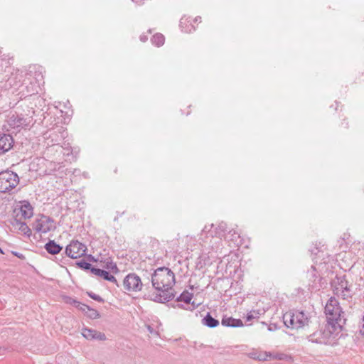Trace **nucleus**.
Here are the masks:
<instances>
[{
  "instance_id": "obj_34",
  "label": "nucleus",
  "mask_w": 364,
  "mask_h": 364,
  "mask_svg": "<svg viewBox=\"0 0 364 364\" xmlns=\"http://www.w3.org/2000/svg\"><path fill=\"white\" fill-rule=\"evenodd\" d=\"M61 147L63 148L64 149L68 151H70V149H71V147L69 145V144L63 143V145H61Z\"/></svg>"
},
{
  "instance_id": "obj_20",
  "label": "nucleus",
  "mask_w": 364,
  "mask_h": 364,
  "mask_svg": "<svg viewBox=\"0 0 364 364\" xmlns=\"http://www.w3.org/2000/svg\"><path fill=\"white\" fill-rule=\"evenodd\" d=\"M227 240L231 241L234 246L238 247L241 245V238L240 234L235 230L228 232Z\"/></svg>"
},
{
  "instance_id": "obj_46",
  "label": "nucleus",
  "mask_w": 364,
  "mask_h": 364,
  "mask_svg": "<svg viewBox=\"0 0 364 364\" xmlns=\"http://www.w3.org/2000/svg\"><path fill=\"white\" fill-rule=\"evenodd\" d=\"M0 252L1 253H3V251L1 250V249L0 248Z\"/></svg>"
},
{
  "instance_id": "obj_45",
  "label": "nucleus",
  "mask_w": 364,
  "mask_h": 364,
  "mask_svg": "<svg viewBox=\"0 0 364 364\" xmlns=\"http://www.w3.org/2000/svg\"><path fill=\"white\" fill-rule=\"evenodd\" d=\"M187 32H191V29H189L188 31H186Z\"/></svg>"
},
{
  "instance_id": "obj_30",
  "label": "nucleus",
  "mask_w": 364,
  "mask_h": 364,
  "mask_svg": "<svg viewBox=\"0 0 364 364\" xmlns=\"http://www.w3.org/2000/svg\"><path fill=\"white\" fill-rule=\"evenodd\" d=\"M87 294H88V296L90 298H92V299H94V300H95L97 301H99V302H103L104 301L103 299L100 296H99L97 294H95L93 292H87Z\"/></svg>"
},
{
  "instance_id": "obj_3",
  "label": "nucleus",
  "mask_w": 364,
  "mask_h": 364,
  "mask_svg": "<svg viewBox=\"0 0 364 364\" xmlns=\"http://www.w3.org/2000/svg\"><path fill=\"white\" fill-rule=\"evenodd\" d=\"M341 331L329 323L308 336L309 341L317 344L333 346L336 343V337Z\"/></svg>"
},
{
  "instance_id": "obj_18",
  "label": "nucleus",
  "mask_w": 364,
  "mask_h": 364,
  "mask_svg": "<svg viewBox=\"0 0 364 364\" xmlns=\"http://www.w3.org/2000/svg\"><path fill=\"white\" fill-rule=\"evenodd\" d=\"M223 326L228 327H240L243 326V323L240 319H236L232 317L224 316L221 321Z\"/></svg>"
},
{
  "instance_id": "obj_25",
  "label": "nucleus",
  "mask_w": 364,
  "mask_h": 364,
  "mask_svg": "<svg viewBox=\"0 0 364 364\" xmlns=\"http://www.w3.org/2000/svg\"><path fill=\"white\" fill-rule=\"evenodd\" d=\"M307 275L310 280L315 282L316 279L318 277L317 275V269L315 266H311V269L307 272Z\"/></svg>"
},
{
  "instance_id": "obj_8",
  "label": "nucleus",
  "mask_w": 364,
  "mask_h": 364,
  "mask_svg": "<svg viewBox=\"0 0 364 364\" xmlns=\"http://www.w3.org/2000/svg\"><path fill=\"white\" fill-rule=\"evenodd\" d=\"M7 122L11 129L19 131L29 128L33 124V119L31 116L14 114L9 117Z\"/></svg>"
},
{
  "instance_id": "obj_41",
  "label": "nucleus",
  "mask_w": 364,
  "mask_h": 364,
  "mask_svg": "<svg viewBox=\"0 0 364 364\" xmlns=\"http://www.w3.org/2000/svg\"><path fill=\"white\" fill-rule=\"evenodd\" d=\"M16 255H17V256H18V257H20V254H18V255H17V254H16Z\"/></svg>"
},
{
  "instance_id": "obj_22",
  "label": "nucleus",
  "mask_w": 364,
  "mask_h": 364,
  "mask_svg": "<svg viewBox=\"0 0 364 364\" xmlns=\"http://www.w3.org/2000/svg\"><path fill=\"white\" fill-rule=\"evenodd\" d=\"M335 294L338 296H341L343 299L350 298L352 296V289L350 286H345L344 289L339 290H334Z\"/></svg>"
},
{
  "instance_id": "obj_17",
  "label": "nucleus",
  "mask_w": 364,
  "mask_h": 364,
  "mask_svg": "<svg viewBox=\"0 0 364 364\" xmlns=\"http://www.w3.org/2000/svg\"><path fill=\"white\" fill-rule=\"evenodd\" d=\"M78 305L80 306V310L85 313V314L90 318L95 319L100 317V314L97 310L90 308L85 304Z\"/></svg>"
},
{
  "instance_id": "obj_32",
  "label": "nucleus",
  "mask_w": 364,
  "mask_h": 364,
  "mask_svg": "<svg viewBox=\"0 0 364 364\" xmlns=\"http://www.w3.org/2000/svg\"><path fill=\"white\" fill-rule=\"evenodd\" d=\"M106 267L107 269H110L112 270L117 269L116 264L113 263L112 261H107V262Z\"/></svg>"
},
{
  "instance_id": "obj_21",
  "label": "nucleus",
  "mask_w": 364,
  "mask_h": 364,
  "mask_svg": "<svg viewBox=\"0 0 364 364\" xmlns=\"http://www.w3.org/2000/svg\"><path fill=\"white\" fill-rule=\"evenodd\" d=\"M202 323L209 328H215L219 325L218 320L213 318L210 313L202 319Z\"/></svg>"
},
{
  "instance_id": "obj_29",
  "label": "nucleus",
  "mask_w": 364,
  "mask_h": 364,
  "mask_svg": "<svg viewBox=\"0 0 364 364\" xmlns=\"http://www.w3.org/2000/svg\"><path fill=\"white\" fill-rule=\"evenodd\" d=\"M193 297V293L188 292V290L183 291V303L190 304Z\"/></svg>"
},
{
  "instance_id": "obj_23",
  "label": "nucleus",
  "mask_w": 364,
  "mask_h": 364,
  "mask_svg": "<svg viewBox=\"0 0 364 364\" xmlns=\"http://www.w3.org/2000/svg\"><path fill=\"white\" fill-rule=\"evenodd\" d=\"M151 43L157 47L162 46L165 42V37L163 34L157 33L151 38Z\"/></svg>"
},
{
  "instance_id": "obj_35",
  "label": "nucleus",
  "mask_w": 364,
  "mask_h": 364,
  "mask_svg": "<svg viewBox=\"0 0 364 364\" xmlns=\"http://www.w3.org/2000/svg\"><path fill=\"white\" fill-rule=\"evenodd\" d=\"M191 304H192V306H193L192 309H196V307H198L200 304V302H196V301H193L191 303Z\"/></svg>"
},
{
  "instance_id": "obj_1",
  "label": "nucleus",
  "mask_w": 364,
  "mask_h": 364,
  "mask_svg": "<svg viewBox=\"0 0 364 364\" xmlns=\"http://www.w3.org/2000/svg\"><path fill=\"white\" fill-rule=\"evenodd\" d=\"M149 282L156 292L149 294V297L157 302L168 301L174 297L172 289L175 284L174 274L167 267H159L154 272H147Z\"/></svg>"
},
{
  "instance_id": "obj_13",
  "label": "nucleus",
  "mask_w": 364,
  "mask_h": 364,
  "mask_svg": "<svg viewBox=\"0 0 364 364\" xmlns=\"http://www.w3.org/2000/svg\"><path fill=\"white\" fill-rule=\"evenodd\" d=\"M82 335L83 336V337L88 340L96 339L100 341H104L106 338V336L104 333H102L96 330L87 328H83L82 329Z\"/></svg>"
},
{
  "instance_id": "obj_31",
  "label": "nucleus",
  "mask_w": 364,
  "mask_h": 364,
  "mask_svg": "<svg viewBox=\"0 0 364 364\" xmlns=\"http://www.w3.org/2000/svg\"><path fill=\"white\" fill-rule=\"evenodd\" d=\"M345 286H348L347 281L344 279V278L341 279L340 282L338 283V287L335 288L334 290H339L345 288Z\"/></svg>"
},
{
  "instance_id": "obj_40",
  "label": "nucleus",
  "mask_w": 364,
  "mask_h": 364,
  "mask_svg": "<svg viewBox=\"0 0 364 364\" xmlns=\"http://www.w3.org/2000/svg\"><path fill=\"white\" fill-rule=\"evenodd\" d=\"M12 79H13L12 77H11V78H9V83H10V84H11Z\"/></svg>"
},
{
  "instance_id": "obj_9",
  "label": "nucleus",
  "mask_w": 364,
  "mask_h": 364,
  "mask_svg": "<svg viewBox=\"0 0 364 364\" xmlns=\"http://www.w3.org/2000/svg\"><path fill=\"white\" fill-rule=\"evenodd\" d=\"M33 228L38 232L47 233L55 228L54 221L48 216L39 215L34 221Z\"/></svg>"
},
{
  "instance_id": "obj_7",
  "label": "nucleus",
  "mask_w": 364,
  "mask_h": 364,
  "mask_svg": "<svg viewBox=\"0 0 364 364\" xmlns=\"http://www.w3.org/2000/svg\"><path fill=\"white\" fill-rule=\"evenodd\" d=\"M19 183L18 176L11 171L0 172V192L6 193L14 188Z\"/></svg>"
},
{
  "instance_id": "obj_2",
  "label": "nucleus",
  "mask_w": 364,
  "mask_h": 364,
  "mask_svg": "<svg viewBox=\"0 0 364 364\" xmlns=\"http://www.w3.org/2000/svg\"><path fill=\"white\" fill-rule=\"evenodd\" d=\"M226 231L227 225L225 223H221L216 227L213 224L205 225L202 230V235H205L204 246L213 252H218L222 249V237Z\"/></svg>"
},
{
  "instance_id": "obj_44",
  "label": "nucleus",
  "mask_w": 364,
  "mask_h": 364,
  "mask_svg": "<svg viewBox=\"0 0 364 364\" xmlns=\"http://www.w3.org/2000/svg\"><path fill=\"white\" fill-rule=\"evenodd\" d=\"M190 289L193 290V286H190Z\"/></svg>"
},
{
  "instance_id": "obj_6",
  "label": "nucleus",
  "mask_w": 364,
  "mask_h": 364,
  "mask_svg": "<svg viewBox=\"0 0 364 364\" xmlns=\"http://www.w3.org/2000/svg\"><path fill=\"white\" fill-rule=\"evenodd\" d=\"M149 280L147 272L144 273L142 278L134 273H131L125 277L123 284L127 291L137 292L141 291L144 287L149 288Z\"/></svg>"
},
{
  "instance_id": "obj_43",
  "label": "nucleus",
  "mask_w": 364,
  "mask_h": 364,
  "mask_svg": "<svg viewBox=\"0 0 364 364\" xmlns=\"http://www.w3.org/2000/svg\"><path fill=\"white\" fill-rule=\"evenodd\" d=\"M186 21H188V23H190V22H191V21H190V20H188V18L186 19Z\"/></svg>"
},
{
  "instance_id": "obj_36",
  "label": "nucleus",
  "mask_w": 364,
  "mask_h": 364,
  "mask_svg": "<svg viewBox=\"0 0 364 364\" xmlns=\"http://www.w3.org/2000/svg\"><path fill=\"white\" fill-rule=\"evenodd\" d=\"M148 39V37L147 36L143 34V35H141L140 36V41H142V42H146Z\"/></svg>"
},
{
  "instance_id": "obj_10",
  "label": "nucleus",
  "mask_w": 364,
  "mask_h": 364,
  "mask_svg": "<svg viewBox=\"0 0 364 364\" xmlns=\"http://www.w3.org/2000/svg\"><path fill=\"white\" fill-rule=\"evenodd\" d=\"M87 247L77 240H73L65 248L66 255L73 258H80L86 254Z\"/></svg>"
},
{
  "instance_id": "obj_11",
  "label": "nucleus",
  "mask_w": 364,
  "mask_h": 364,
  "mask_svg": "<svg viewBox=\"0 0 364 364\" xmlns=\"http://www.w3.org/2000/svg\"><path fill=\"white\" fill-rule=\"evenodd\" d=\"M68 136V132L63 127H59L56 130L50 133L46 138V144L48 146H54L60 144L61 141Z\"/></svg>"
},
{
  "instance_id": "obj_37",
  "label": "nucleus",
  "mask_w": 364,
  "mask_h": 364,
  "mask_svg": "<svg viewBox=\"0 0 364 364\" xmlns=\"http://www.w3.org/2000/svg\"><path fill=\"white\" fill-rule=\"evenodd\" d=\"M132 1L137 4H143L144 0H132Z\"/></svg>"
},
{
  "instance_id": "obj_15",
  "label": "nucleus",
  "mask_w": 364,
  "mask_h": 364,
  "mask_svg": "<svg viewBox=\"0 0 364 364\" xmlns=\"http://www.w3.org/2000/svg\"><path fill=\"white\" fill-rule=\"evenodd\" d=\"M91 272L96 276L102 277L105 280L117 284L116 278L105 270L95 267L91 269Z\"/></svg>"
},
{
  "instance_id": "obj_12",
  "label": "nucleus",
  "mask_w": 364,
  "mask_h": 364,
  "mask_svg": "<svg viewBox=\"0 0 364 364\" xmlns=\"http://www.w3.org/2000/svg\"><path fill=\"white\" fill-rule=\"evenodd\" d=\"M14 146V139L10 134H0V155L8 152Z\"/></svg>"
},
{
  "instance_id": "obj_42",
  "label": "nucleus",
  "mask_w": 364,
  "mask_h": 364,
  "mask_svg": "<svg viewBox=\"0 0 364 364\" xmlns=\"http://www.w3.org/2000/svg\"><path fill=\"white\" fill-rule=\"evenodd\" d=\"M16 255H17V256H18V257H20V254H18V255H17V254H16Z\"/></svg>"
},
{
  "instance_id": "obj_39",
  "label": "nucleus",
  "mask_w": 364,
  "mask_h": 364,
  "mask_svg": "<svg viewBox=\"0 0 364 364\" xmlns=\"http://www.w3.org/2000/svg\"><path fill=\"white\" fill-rule=\"evenodd\" d=\"M200 19H201V18H200V16H197V17H196V18H195L194 21H195L196 22V21H199L200 22Z\"/></svg>"
},
{
  "instance_id": "obj_19",
  "label": "nucleus",
  "mask_w": 364,
  "mask_h": 364,
  "mask_svg": "<svg viewBox=\"0 0 364 364\" xmlns=\"http://www.w3.org/2000/svg\"><path fill=\"white\" fill-rule=\"evenodd\" d=\"M45 249L48 253L51 255H56L61 251L62 247L55 243V241L50 240L48 243L46 244Z\"/></svg>"
},
{
  "instance_id": "obj_24",
  "label": "nucleus",
  "mask_w": 364,
  "mask_h": 364,
  "mask_svg": "<svg viewBox=\"0 0 364 364\" xmlns=\"http://www.w3.org/2000/svg\"><path fill=\"white\" fill-rule=\"evenodd\" d=\"M186 242L187 245V251L190 250L193 252L195 249L194 247L198 246L196 238L193 237L187 236L186 238Z\"/></svg>"
},
{
  "instance_id": "obj_16",
  "label": "nucleus",
  "mask_w": 364,
  "mask_h": 364,
  "mask_svg": "<svg viewBox=\"0 0 364 364\" xmlns=\"http://www.w3.org/2000/svg\"><path fill=\"white\" fill-rule=\"evenodd\" d=\"M248 356L250 358H252L254 360H259V361L267 360L269 358H277V356L272 355L270 353L259 352V351H257V350H254L252 352H250L248 354Z\"/></svg>"
},
{
  "instance_id": "obj_33",
  "label": "nucleus",
  "mask_w": 364,
  "mask_h": 364,
  "mask_svg": "<svg viewBox=\"0 0 364 364\" xmlns=\"http://www.w3.org/2000/svg\"><path fill=\"white\" fill-rule=\"evenodd\" d=\"M21 230L26 232H30V229L28 228V227L26 225V223H22L21 224Z\"/></svg>"
},
{
  "instance_id": "obj_14",
  "label": "nucleus",
  "mask_w": 364,
  "mask_h": 364,
  "mask_svg": "<svg viewBox=\"0 0 364 364\" xmlns=\"http://www.w3.org/2000/svg\"><path fill=\"white\" fill-rule=\"evenodd\" d=\"M19 213L24 219L31 218L33 215V208L28 201L21 202Z\"/></svg>"
},
{
  "instance_id": "obj_38",
  "label": "nucleus",
  "mask_w": 364,
  "mask_h": 364,
  "mask_svg": "<svg viewBox=\"0 0 364 364\" xmlns=\"http://www.w3.org/2000/svg\"><path fill=\"white\" fill-rule=\"evenodd\" d=\"M181 300H182V294H181L178 296V298H177V301H181Z\"/></svg>"
},
{
  "instance_id": "obj_26",
  "label": "nucleus",
  "mask_w": 364,
  "mask_h": 364,
  "mask_svg": "<svg viewBox=\"0 0 364 364\" xmlns=\"http://www.w3.org/2000/svg\"><path fill=\"white\" fill-rule=\"evenodd\" d=\"M146 326L151 334L157 336L159 335V328L161 324H156V326L154 324H146Z\"/></svg>"
},
{
  "instance_id": "obj_27",
  "label": "nucleus",
  "mask_w": 364,
  "mask_h": 364,
  "mask_svg": "<svg viewBox=\"0 0 364 364\" xmlns=\"http://www.w3.org/2000/svg\"><path fill=\"white\" fill-rule=\"evenodd\" d=\"M65 301L67 304L74 305L79 310H80V306L78 304H82V303H80V301H78L71 297H66L65 299Z\"/></svg>"
},
{
  "instance_id": "obj_28",
  "label": "nucleus",
  "mask_w": 364,
  "mask_h": 364,
  "mask_svg": "<svg viewBox=\"0 0 364 364\" xmlns=\"http://www.w3.org/2000/svg\"><path fill=\"white\" fill-rule=\"evenodd\" d=\"M77 265L83 269H90L92 268L91 264L84 260H81L77 262Z\"/></svg>"
},
{
  "instance_id": "obj_5",
  "label": "nucleus",
  "mask_w": 364,
  "mask_h": 364,
  "mask_svg": "<svg viewBox=\"0 0 364 364\" xmlns=\"http://www.w3.org/2000/svg\"><path fill=\"white\" fill-rule=\"evenodd\" d=\"M311 317V314L307 311L294 310L283 315V321L287 328L299 329L308 326Z\"/></svg>"
},
{
  "instance_id": "obj_4",
  "label": "nucleus",
  "mask_w": 364,
  "mask_h": 364,
  "mask_svg": "<svg viewBox=\"0 0 364 364\" xmlns=\"http://www.w3.org/2000/svg\"><path fill=\"white\" fill-rule=\"evenodd\" d=\"M327 323L341 331L346 323L345 313L342 311L338 301L331 297L325 306Z\"/></svg>"
}]
</instances>
